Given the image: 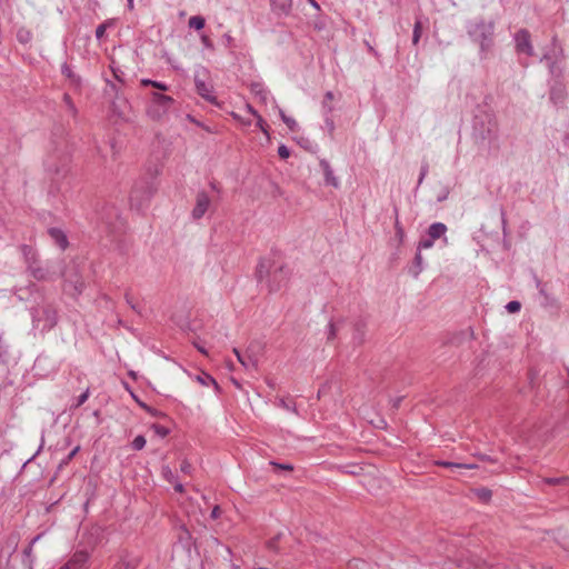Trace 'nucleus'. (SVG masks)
Instances as JSON below:
<instances>
[{
    "instance_id": "nucleus-1",
    "label": "nucleus",
    "mask_w": 569,
    "mask_h": 569,
    "mask_svg": "<svg viewBox=\"0 0 569 569\" xmlns=\"http://www.w3.org/2000/svg\"><path fill=\"white\" fill-rule=\"evenodd\" d=\"M473 138L480 146L489 149L499 148V124L492 110L479 107L473 119Z\"/></svg>"
},
{
    "instance_id": "nucleus-2",
    "label": "nucleus",
    "mask_w": 569,
    "mask_h": 569,
    "mask_svg": "<svg viewBox=\"0 0 569 569\" xmlns=\"http://www.w3.org/2000/svg\"><path fill=\"white\" fill-rule=\"evenodd\" d=\"M495 23L475 20L468 23L467 32L471 40L479 44L481 52H487L493 44Z\"/></svg>"
},
{
    "instance_id": "nucleus-3",
    "label": "nucleus",
    "mask_w": 569,
    "mask_h": 569,
    "mask_svg": "<svg viewBox=\"0 0 569 569\" xmlns=\"http://www.w3.org/2000/svg\"><path fill=\"white\" fill-rule=\"evenodd\" d=\"M32 321L36 329L49 331L57 325V311L49 305L39 306L32 311Z\"/></svg>"
},
{
    "instance_id": "nucleus-4",
    "label": "nucleus",
    "mask_w": 569,
    "mask_h": 569,
    "mask_svg": "<svg viewBox=\"0 0 569 569\" xmlns=\"http://www.w3.org/2000/svg\"><path fill=\"white\" fill-rule=\"evenodd\" d=\"M174 100L166 94L159 92H152L151 102L148 107V114L152 119H162L173 104Z\"/></svg>"
},
{
    "instance_id": "nucleus-5",
    "label": "nucleus",
    "mask_w": 569,
    "mask_h": 569,
    "mask_svg": "<svg viewBox=\"0 0 569 569\" xmlns=\"http://www.w3.org/2000/svg\"><path fill=\"white\" fill-rule=\"evenodd\" d=\"M156 191L157 187L153 182L147 180L139 181L132 188L130 202L132 206L140 208Z\"/></svg>"
},
{
    "instance_id": "nucleus-6",
    "label": "nucleus",
    "mask_w": 569,
    "mask_h": 569,
    "mask_svg": "<svg viewBox=\"0 0 569 569\" xmlns=\"http://www.w3.org/2000/svg\"><path fill=\"white\" fill-rule=\"evenodd\" d=\"M516 51L519 54H526L528 57L533 56V47L531 43V37L527 29H520L515 33Z\"/></svg>"
},
{
    "instance_id": "nucleus-7",
    "label": "nucleus",
    "mask_w": 569,
    "mask_h": 569,
    "mask_svg": "<svg viewBox=\"0 0 569 569\" xmlns=\"http://www.w3.org/2000/svg\"><path fill=\"white\" fill-rule=\"evenodd\" d=\"M68 157H60L57 153H51L44 160V167L48 172H51L56 176L64 174L68 169Z\"/></svg>"
},
{
    "instance_id": "nucleus-8",
    "label": "nucleus",
    "mask_w": 569,
    "mask_h": 569,
    "mask_svg": "<svg viewBox=\"0 0 569 569\" xmlns=\"http://www.w3.org/2000/svg\"><path fill=\"white\" fill-rule=\"evenodd\" d=\"M210 207V197L204 191H199L196 196V204L191 211L192 219H201L209 211Z\"/></svg>"
},
{
    "instance_id": "nucleus-9",
    "label": "nucleus",
    "mask_w": 569,
    "mask_h": 569,
    "mask_svg": "<svg viewBox=\"0 0 569 569\" xmlns=\"http://www.w3.org/2000/svg\"><path fill=\"white\" fill-rule=\"evenodd\" d=\"M194 84L198 94H200L203 99L209 101L212 104H218L217 98L213 94L211 84L207 83L204 80H202L199 74L194 76Z\"/></svg>"
},
{
    "instance_id": "nucleus-10",
    "label": "nucleus",
    "mask_w": 569,
    "mask_h": 569,
    "mask_svg": "<svg viewBox=\"0 0 569 569\" xmlns=\"http://www.w3.org/2000/svg\"><path fill=\"white\" fill-rule=\"evenodd\" d=\"M89 556L84 551H78L59 569H87Z\"/></svg>"
},
{
    "instance_id": "nucleus-11",
    "label": "nucleus",
    "mask_w": 569,
    "mask_h": 569,
    "mask_svg": "<svg viewBox=\"0 0 569 569\" xmlns=\"http://www.w3.org/2000/svg\"><path fill=\"white\" fill-rule=\"evenodd\" d=\"M272 266L273 259L271 257L260 259L256 269V277L259 282L267 280V276L270 273Z\"/></svg>"
},
{
    "instance_id": "nucleus-12",
    "label": "nucleus",
    "mask_w": 569,
    "mask_h": 569,
    "mask_svg": "<svg viewBox=\"0 0 569 569\" xmlns=\"http://www.w3.org/2000/svg\"><path fill=\"white\" fill-rule=\"evenodd\" d=\"M263 343L261 341H258V340H254V341H251L248 347H247V350L246 352L248 353L249 358L251 359L248 363L250 365H254V361H258L259 362V359L260 357L262 356V352H263Z\"/></svg>"
},
{
    "instance_id": "nucleus-13",
    "label": "nucleus",
    "mask_w": 569,
    "mask_h": 569,
    "mask_svg": "<svg viewBox=\"0 0 569 569\" xmlns=\"http://www.w3.org/2000/svg\"><path fill=\"white\" fill-rule=\"evenodd\" d=\"M319 166L320 168L322 169V172H323V176H325V181H326V184L328 186H332L333 188H338L339 187V180L338 178L333 174V171L329 164V162L325 159H321L320 162H319Z\"/></svg>"
},
{
    "instance_id": "nucleus-14",
    "label": "nucleus",
    "mask_w": 569,
    "mask_h": 569,
    "mask_svg": "<svg viewBox=\"0 0 569 569\" xmlns=\"http://www.w3.org/2000/svg\"><path fill=\"white\" fill-rule=\"evenodd\" d=\"M446 232L447 226L442 222H433L427 230V234L431 237V239L437 240L443 238L445 242H447Z\"/></svg>"
},
{
    "instance_id": "nucleus-15",
    "label": "nucleus",
    "mask_w": 569,
    "mask_h": 569,
    "mask_svg": "<svg viewBox=\"0 0 569 569\" xmlns=\"http://www.w3.org/2000/svg\"><path fill=\"white\" fill-rule=\"evenodd\" d=\"M48 232L56 244L60 247V249L63 250L68 247V239L62 230L58 228H51Z\"/></svg>"
},
{
    "instance_id": "nucleus-16",
    "label": "nucleus",
    "mask_w": 569,
    "mask_h": 569,
    "mask_svg": "<svg viewBox=\"0 0 569 569\" xmlns=\"http://www.w3.org/2000/svg\"><path fill=\"white\" fill-rule=\"evenodd\" d=\"M29 270L32 273V276L34 277V279L38 280V281L50 280L46 276L47 271L41 266H39V263L37 261H33V262L29 263Z\"/></svg>"
},
{
    "instance_id": "nucleus-17",
    "label": "nucleus",
    "mask_w": 569,
    "mask_h": 569,
    "mask_svg": "<svg viewBox=\"0 0 569 569\" xmlns=\"http://www.w3.org/2000/svg\"><path fill=\"white\" fill-rule=\"evenodd\" d=\"M271 4L273 10L280 13H287L292 6V0H271Z\"/></svg>"
},
{
    "instance_id": "nucleus-18",
    "label": "nucleus",
    "mask_w": 569,
    "mask_h": 569,
    "mask_svg": "<svg viewBox=\"0 0 569 569\" xmlns=\"http://www.w3.org/2000/svg\"><path fill=\"white\" fill-rule=\"evenodd\" d=\"M439 466L451 469L452 471L457 469H475L477 466L472 463H457L451 461H439Z\"/></svg>"
},
{
    "instance_id": "nucleus-19",
    "label": "nucleus",
    "mask_w": 569,
    "mask_h": 569,
    "mask_svg": "<svg viewBox=\"0 0 569 569\" xmlns=\"http://www.w3.org/2000/svg\"><path fill=\"white\" fill-rule=\"evenodd\" d=\"M251 92L257 96L260 101L267 102L269 97V91H267L261 84L254 83L251 86Z\"/></svg>"
},
{
    "instance_id": "nucleus-20",
    "label": "nucleus",
    "mask_w": 569,
    "mask_h": 569,
    "mask_svg": "<svg viewBox=\"0 0 569 569\" xmlns=\"http://www.w3.org/2000/svg\"><path fill=\"white\" fill-rule=\"evenodd\" d=\"M278 111H279V116L281 117L282 121L287 124V127L291 130V131H296L298 129V123L297 121L291 118V117H288L282 109L278 108Z\"/></svg>"
},
{
    "instance_id": "nucleus-21",
    "label": "nucleus",
    "mask_w": 569,
    "mask_h": 569,
    "mask_svg": "<svg viewBox=\"0 0 569 569\" xmlns=\"http://www.w3.org/2000/svg\"><path fill=\"white\" fill-rule=\"evenodd\" d=\"M204 23V18L201 16H192L188 21L189 27L196 30H201Z\"/></svg>"
},
{
    "instance_id": "nucleus-22",
    "label": "nucleus",
    "mask_w": 569,
    "mask_h": 569,
    "mask_svg": "<svg viewBox=\"0 0 569 569\" xmlns=\"http://www.w3.org/2000/svg\"><path fill=\"white\" fill-rule=\"evenodd\" d=\"M39 539H40V536L34 537V538L31 540L30 545H29V546L24 549V551H23V555H24V557H26V558H27V560H28V566H29V568H31V565H32V562H33V559H31L32 546H33V543H34L36 541H38Z\"/></svg>"
},
{
    "instance_id": "nucleus-23",
    "label": "nucleus",
    "mask_w": 569,
    "mask_h": 569,
    "mask_svg": "<svg viewBox=\"0 0 569 569\" xmlns=\"http://www.w3.org/2000/svg\"><path fill=\"white\" fill-rule=\"evenodd\" d=\"M278 406L284 410L296 412V405L292 400L281 398L278 400Z\"/></svg>"
},
{
    "instance_id": "nucleus-24",
    "label": "nucleus",
    "mask_w": 569,
    "mask_h": 569,
    "mask_svg": "<svg viewBox=\"0 0 569 569\" xmlns=\"http://www.w3.org/2000/svg\"><path fill=\"white\" fill-rule=\"evenodd\" d=\"M110 26H112V21H111V20L106 21V22H103V23L99 24V26L97 27V29H96V37H97V39H99V40H100V39H102V38H103V36H104V33H106V30H107Z\"/></svg>"
},
{
    "instance_id": "nucleus-25",
    "label": "nucleus",
    "mask_w": 569,
    "mask_h": 569,
    "mask_svg": "<svg viewBox=\"0 0 569 569\" xmlns=\"http://www.w3.org/2000/svg\"><path fill=\"white\" fill-rule=\"evenodd\" d=\"M162 477L170 483L174 482L176 476L169 466H163L161 469Z\"/></svg>"
},
{
    "instance_id": "nucleus-26",
    "label": "nucleus",
    "mask_w": 569,
    "mask_h": 569,
    "mask_svg": "<svg viewBox=\"0 0 569 569\" xmlns=\"http://www.w3.org/2000/svg\"><path fill=\"white\" fill-rule=\"evenodd\" d=\"M435 241H436V240L431 239V237H429V236L427 234V237H426V238H422V239L420 240V242H419V244H418V250L420 251V250H422V249H430V248H432V247H433V244H435Z\"/></svg>"
},
{
    "instance_id": "nucleus-27",
    "label": "nucleus",
    "mask_w": 569,
    "mask_h": 569,
    "mask_svg": "<svg viewBox=\"0 0 569 569\" xmlns=\"http://www.w3.org/2000/svg\"><path fill=\"white\" fill-rule=\"evenodd\" d=\"M131 446H132V448H133L134 450H141V449H143V448H144V446H146V438H144L143 436H141V435L137 436V437L133 439V441H132Z\"/></svg>"
},
{
    "instance_id": "nucleus-28",
    "label": "nucleus",
    "mask_w": 569,
    "mask_h": 569,
    "mask_svg": "<svg viewBox=\"0 0 569 569\" xmlns=\"http://www.w3.org/2000/svg\"><path fill=\"white\" fill-rule=\"evenodd\" d=\"M251 359L249 358L248 353L244 352L242 357V361H239L247 370H256L258 368V361H254V365L248 363Z\"/></svg>"
},
{
    "instance_id": "nucleus-29",
    "label": "nucleus",
    "mask_w": 569,
    "mask_h": 569,
    "mask_svg": "<svg viewBox=\"0 0 569 569\" xmlns=\"http://www.w3.org/2000/svg\"><path fill=\"white\" fill-rule=\"evenodd\" d=\"M569 481V477H559V478H545L543 482L548 485H561Z\"/></svg>"
},
{
    "instance_id": "nucleus-30",
    "label": "nucleus",
    "mask_w": 569,
    "mask_h": 569,
    "mask_svg": "<svg viewBox=\"0 0 569 569\" xmlns=\"http://www.w3.org/2000/svg\"><path fill=\"white\" fill-rule=\"evenodd\" d=\"M339 330V323L330 322L328 326V340H333Z\"/></svg>"
},
{
    "instance_id": "nucleus-31",
    "label": "nucleus",
    "mask_w": 569,
    "mask_h": 569,
    "mask_svg": "<svg viewBox=\"0 0 569 569\" xmlns=\"http://www.w3.org/2000/svg\"><path fill=\"white\" fill-rule=\"evenodd\" d=\"M420 37H421V23H420V21H416L415 28H413V34H412L413 44L418 43Z\"/></svg>"
},
{
    "instance_id": "nucleus-32",
    "label": "nucleus",
    "mask_w": 569,
    "mask_h": 569,
    "mask_svg": "<svg viewBox=\"0 0 569 569\" xmlns=\"http://www.w3.org/2000/svg\"><path fill=\"white\" fill-rule=\"evenodd\" d=\"M520 308H521L520 302H519V301H516V300L510 301V302H508V303L506 305V309H507V311H508V312H510V313L518 312V311L520 310Z\"/></svg>"
},
{
    "instance_id": "nucleus-33",
    "label": "nucleus",
    "mask_w": 569,
    "mask_h": 569,
    "mask_svg": "<svg viewBox=\"0 0 569 569\" xmlns=\"http://www.w3.org/2000/svg\"><path fill=\"white\" fill-rule=\"evenodd\" d=\"M197 379H198V381H199L200 383H202V385H204V386H208V385H210V383H211V385H213V386H216V387H217V382H216V380H214L211 376H209V375H204L203 377L198 376V377H197Z\"/></svg>"
},
{
    "instance_id": "nucleus-34",
    "label": "nucleus",
    "mask_w": 569,
    "mask_h": 569,
    "mask_svg": "<svg viewBox=\"0 0 569 569\" xmlns=\"http://www.w3.org/2000/svg\"><path fill=\"white\" fill-rule=\"evenodd\" d=\"M17 37L22 43H27L31 39L30 32L27 30H19Z\"/></svg>"
},
{
    "instance_id": "nucleus-35",
    "label": "nucleus",
    "mask_w": 569,
    "mask_h": 569,
    "mask_svg": "<svg viewBox=\"0 0 569 569\" xmlns=\"http://www.w3.org/2000/svg\"><path fill=\"white\" fill-rule=\"evenodd\" d=\"M62 73L67 78L71 79L73 82H78V79H76V77H74V74H73V72H72V70H71V68L69 66H67V64L62 66Z\"/></svg>"
},
{
    "instance_id": "nucleus-36",
    "label": "nucleus",
    "mask_w": 569,
    "mask_h": 569,
    "mask_svg": "<svg viewBox=\"0 0 569 569\" xmlns=\"http://www.w3.org/2000/svg\"><path fill=\"white\" fill-rule=\"evenodd\" d=\"M79 451V447H76L59 465V469H61L63 466L68 465L69 461L76 456V453Z\"/></svg>"
},
{
    "instance_id": "nucleus-37",
    "label": "nucleus",
    "mask_w": 569,
    "mask_h": 569,
    "mask_svg": "<svg viewBox=\"0 0 569 569\" xmlns=\"http://www.w3.org/2000/svg\"><path fill=\"white\" fill-rule=\"evenodd\" d=\"M152 429L154 430V432L160 436V437H166L168 435V429L163 426H160V425H153L152 426Z\"/></svg>"
},
{
    "instance_id": "nucleus-38",
    "label": "nucleus",
    "mask_w": 569,
    "mask_h": 569,
    "mask_svg": "<svg viewBox=\"0 0 569 569\" xmlns=\"http://www.w3.org/2000/svg\"><path fill=\"white\" fill-rule=\"evenodd\" d=\"M180 471L186 473V475H190L192 472V466L189 461L187 460H183L180 465Z\"/></svg>"
},
{
    "instance_id": "nucleus-39",
    "label": "nucleus",
    "mask_w": 569,
    "mask_h": 569,
    "mask_svg": "<svg viewBox=\"0 0 569 569\" xmlns=\"http://www.w3.org/2000/svg\"><path fill=\"white\" fill-rule=\"evenodd\" d=\"M428 174V164L425 163L421 166V169H420V174H419V179H418V186H420L423 181V179L426 178V176Z\"/></svg>"
},
{
    "instance_id": "nucleus-40",
    "label": "nucleus",
    "mask_w": 569,
    "mask_h": 569,
    "mask_svg": "<svg viewBox=\"0 0 569 569\" xmlns=\"http://www.w3.org/2000/svg\"><path fill=\"white\" fill-rule=\"evenodd\" d=\"M278 154H279L280 158L287 159L290 156V151H289V149L286 146L281 144L278 148Z\"/></svg>"
},
{
    "instance_id": "nucleus-41",
    "label": "nucleus",
    "mask_w": 569,
    "mask_h": 569,
    "mask_svg": "<svg viewBox=\"0 0 569 569\" xmlns=\"http://www.w3.org/2000/svg\"><path fill=\"white\" fill-rule=\"evenodd\" d=\"M88 397H89V390L81 393L77 399L76 407H80L81 405H83L87 401Z\"/></svg>"
},
{
    "instance_id": "nucleus-42",
    "label": "nucleus",
    "mask_w": 569,
    "mask_h": 569,
    "mask_svg": "<svg viewBox=\"0 0 569 569\" xmlns=\"http://www.w3.org/2000/svg\"><path fill=\"white\" fill-rule=\"evenodd\" d=\"M257 126L259 127V129L266 133L268 136V130L266 128V123H264V120L261 118V116H257Z\"/></svg>"
},
{
    "instance_id": "nucleus-43",
    "label": "nucleus",
    "mask_w": 569,
    "mask_h": 569,
    "mask_svg": "<svg viewBox=\"0 0 569 569\" xmlns=\"http://www.w3.org/2000/svg\"><path fill=\"white\" fill-rule=\"evenodd\" d=\"M478 496L486 501L491 497V491L488 489H481L478 491Z\"/></svg>"
},
{
    "instance_id": "nucleus-44",
    "label": "nucleus",
    "mask_w": 569,
    "mask_h": 569,
    "mask_svg": "<svg viewBox=\"0 0 569 569\" xmlns=\"http://www.w3.org/2000/svg\"><path fill=\"white\" fill-rule=\"evenodd\" d=\"M152 87H154L156 89L161 90V91L168 90V86L164 84L163 82L153 81Z\"/></svg>"
},
{
    "instance_id": "nucleus-45",
    "label": "nucleus",
    "mask_w": 569,
    "mask_h": 569,
    "mask_svg": "<svg viewBox=\"0 0 569 569\" xmlns=\"http://www.w3.org/2000/svg\"><path fill=\"white\" fill-rule=\"evenodd\" d=\"M63 99H64V102L67 103V106L69 107V109L74 113L76 112V108H74V106H73V103L71 101L70 96L64 94Z\"/></svg>"
},
{
    "instance_id": "nucleus-46",
    "label": "nucleus",
    "mask_w": 569,
    "mask_h": 569,
    "mask_svg": "<svg viewBox=\"0 0 569 569\" xmlns=\"http://www.w3.org/2000/svg\"><path fill=\"white\" fill-rule=\"evenodd\" d=\"M277 541H278V537L271 539L268 541L267 543V547L270 549V550H277Z\"/></svg>"
},
{
    "instance_id": "nucleus-47",
    "label": "nucleus",
    "mask_w": 569,
    "mask_h": 569,
    "mask_svg": "<svg viewBox=\"0 0 569 569\" xmlns=\"http://www.w3.org/2000/svg\"><path fill=\"white\" fill-rule=\"evenodd\" d=\"M272 466H274L276 468H279V469H282V470H292V466L290 465H280V463H276V462H271Z\"/></svg>"
},
{
    "instance_id": "nucleus-48",
    "label": "nucleus",
    "mask_w": 569,
    "mask_h": 569,
    "mask_svg": "<svg viewBox=\"0 0 569 569\" xmlns=\"http://www.w3.org/2000/svg\"><path fill=\"white\" fill-rule=\"evenodd\" d=\"M172 483H173V486H174V490H176L177 492L182 493V492L184 491L183 485H182V483H180L179 481H177V480H176V481H174V482H172Z\"/></svg>"
},
{
    "instance_id": "nucleus-49",
    "label": "nucleus",
    "mask_w": 569,
    "mask_h": 569,
    "mask_svg": "<svg viewBox=\"0 0 569 569\" xmlns=\"http://www.w3.org/2000/svg\"><path fill=\"white\" fill-rule=\"evenodd\" d=\"M201 42L203 43L204 47L212 48L210 39L204 34L201 37Z\"/></svg>"
},
{
    "instance_id": "nucleus-50",
    "label": "nucleus",
    "mask_w": 569,
    "mask_h": 569,
    "mask_svg": "<svg viewBox=\"0 0 569 569\" xmlns=\"http://www.w3.org/2000/svg\"><path fill=\"white\" fill-rule=\"evenodd\" d=\"M220 516V508L219 506H216L211 511V518L217 519Z\"/></svg>"
},
{
    "instance_id": "nucleus-51",
    "label": "nucleus",
    "mask_w": 569,
    "mask_h": 569,
    "mask_svg": "<svg viewBox=\"0 0 569 569\" xmlns=\"http://www.w3.org/2000/svg\"><path fill=\"white\" fill-rule=\"evenodd\" d=\"M448 193H449V192H448V190H443V191L438 196L437 200H438L439 202H441V201L446 200V199L448 198Z\"/></svg>"
},
{
    "instance_id": "nucleus-52",
    "label": "nucleus",
    "mask_w": 569,
    "mask_h": 569,
    "mask_svg": "<svg viewBox=\"0 0 569 569\" xmlns=\"http://www.w3.org/2000/svg\"><path fill=\"white\" fill-rule=\"evenodd\" d=\"M402 398L401 397H398V398H395L391 400V403H392V407L395 409H397L399 406H400V402H401Z\"/></svg>"
},
{
    "instance_id": "nucleus-53",
    "label": "nucleus",
    "mask_w": 569,
    "mask_h": 569,
    "mask_svg": "<svg viewBox=\"0 0 569 569\" xmlns=\"http://www.w3.org/2000/svg\"><path fill=\"white\" fill-rule=\"evenodd\" d=\"M232 351L236 355L238 361H242L243 353H241L238 348H233Z\"/></svg>"
},
{
    "instance_id": "nucleus-54",
    "label": "nucleus",
    "mask_w": 569,
    "mask_h": 569,
    "mask_svg": "<svg viewBox=\"0 0 569 569\" xmlns=\"http://www.w3.org/2000/svg\"><path fill=\"white\" fill-rule=\"evenodd\" d=\"M396 230H397V234H398L399 237H402V236H403V230H402V228L400 227V224H399V221H398V220L396 221Z\"/></svg>"
},
{
    "instance_id": "nucleus-55",
    "label": "nucleus",
    "mask_w": 569,
    "mask_h": 569,
    "mask_svg": "<svg viewBox=\"0 0 569 569\" xmlns=\"http://www.w3.org/2000/svg\"><path fill=\"white\" fill-rule=\"evenodd\" d=\"M247 110L254 117L259 116L258 112L256 111V109L250 104H247Z\"/></svg>"
},
{
    "instance_id": "nucleus-56",
    "label": "nucleus",
    "mask_w": 569,
    "mask_h": 569,
    "mask_svg": "<svg viewBox=\"0 0 569 569\" xmlns=\"http://www.w3.org/2000/svg\"><path fill=\"white\" fill-rule=\"evenodd\" d=\"M415 261L417 262V264H421V262H422V257H421V253L419 250L415 257Z\"/></svg>"
},
{
    "instance_id": "nucleus-57",
    "label": "nucleus",
    "mask_w": 569,
    "mask_h": 569,
    "mask_svg": "<svg viewBox=\"0 0 569 569\" xmlns=\"http://www.w3.org/2000/svg\"><path fill=\"white\" fill-rule=\"evenodd\" d=\"M194 347L203 355H207V350L200 346L199 343L194 342Z\"/></svg>"
},
{
    "instance_id": "nucleus-58",
    "label": "nucleus",
    "mask_w": 569,
    "mask_h": 569,
    "mask_svg": "<svg viewBox=\"0 0 569 569\" xmlns=\"http://www.w3.org/2000/svg\"><path fill=\"white\" fill-rule=\"evenodd\" d=\"M153 83V80H150V79H142L141 80V84L142 86H152Z\"/></svg>"
},
{
    "instance_id": "nucleus-59",
    "label": "nucleus",
    "mask_w": 569,
    "mask_h": 569,
    "mask_svg": "<svg viewBox=\"0 0 569 569\" xmlns=\"http://www.w3.org/2000/svg\"><path fill=\"white\" fill-rule=\"evenodd\" d=\"M333 99L332 92L328 91L325 96V101H331Z\"/></svg>"
},
{
    "instance_id": "nucleus-60",
    "label": "nucleus",
    "mask_w": 569,
    "mask_h": 569,
    "mask_svg": "<svg viewBox=\"0 0 569 569\" xmlns=\"http://www.w3.org/2000/svg\"><path fill=\"white\" fill-rule=\"evenodd\" d=\"M501 221H502V229H503V231H505V230H506L507 221H506L505 212H503V211H501Z\"/></svg>"
},
{
    "instance_id": "nucleus-61",
    "label": "nucleus",
    "mask_w": 569,
    "mask_h": 569,
    "mask_svg": "<svg viewBox=\"0 0 569 569\" xmlns=\"http://www.w3.org/2000/svg\"><path fill=\"white\" fill-rule=\"evenodd\" d=\"M310 2V4L316 8V9H319V4L315 1V0H308Z\"/></svg>"
},
{
    "instance_id": "nucleus-62",
    "label": "nucleus",
    "mask_w": 569,
    "mask_h": 569,
    "mask_svg": "<svg viewBox=\"0 0 569 569\" xmlns=\"http://www.w3.org/2000/svg\"><path fill=\"white\" fill-rule=\"evenodd\" d=\"M240 122H241L242 124H244V126H250V124H251V121H250V120H243V119H242Z\"/></svg>"
},
{
    "instance_id": "nucleus-63",
    "label": "nucleus",
    "mask_w": 569,
    "mask_h": 569,
    "mask_svg": "<svg viewBox=\"0 0 569 569\" xmlns=\"http://www.w3.org/2000/svg\"><path fill=\"white\" fill-rule=\"evenodd\" d=\"M323 108L328 109V111L331 110V107L329 106V102L323 101Z\"/></svg>"
},
{
    "instance_id": "nucleus-64",
    "label": "nucleus",
    "mask_w": 569,
    "mask_h": 569,
    "mask_svg": "<svg viewBox=\"0 0 569 569\" xmlns=\"http://www.w3.org/2000/svg\"><path fill=\"white\" fill-rule=\"evenodd\" d=\"M232 117H233L236 120H238V121H241V120H242V119L240 118V116H239V114H237V113H232Z\"/></svg>"
}]
</instances>
